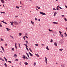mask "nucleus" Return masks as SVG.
Wrapping results in <instances>:
<instances>
[{"label": "nucleus", "mask_w": 67, "mask_h": 67, "mask_svg": "<svg viewBox=\"0 0 67 67\" xmlns=\"http://www.w3.org/2000/svg\"><path fill=\"white\" fill-rule=\"evenodd\" d=\"M14 24L16 25H19V23H18V22L15 21H14Z\"/></svg>", "instance_id": "obj_1"}, {"label": "nucleus", "mask_w": 67, "mask_h": 67, "mask_svg": "<svg viewBox=\"0 0 67 67\" xmlns=\"http://www.w3.org/2000/svg\"><path fill=\"white\" fill-rule=\"evenodd\" d=\"M40 13L41 14H42L43 15H46V14L44 13H43V12H40Z\"/></svg>", "instance_id": "obj_2"}, {"label": "nucleus", "mask_w": 67, "mask_h": 67, "mask_svg": "<svg viewBox=\"0 0 67 67\" xmlns=\"http://www.w3.org/2000/svg\"><path fill=\"white\" fill-rule=\"evenodd\" d=\"M40 13L41 14H42L43 15H46V14L44 13H43V12H40Z\"/></svg>", "instance_id": "obj_3"}, {"label": "nucleus", "mask_w": 67, "mask_h": 67, "mask_svg": "<svg viewBox=\"0 0 67 67\" xmlns=\"http://www.w3.org/2000/svg\"><path fill=\"white\" fill-rule=\"evenodd\" d=\"M13 57H15V58H16V57H18V56H17V55L16 54H15L14 56Z\"/></svg>", "instance_id": "obj_4"}, {"label": "nucleus", "mask_w": 67, "mask_h": 67, "mask_svg": "<svg viewBox=\"0 0 67 67\" xmlns=\"http://www.w3.org/2000/svg\"><path fill=\"white\" fill-rule=\"evenodd\" d=\"M22 58L24 59H25V56L24 55H23V57H22Z\"/></svg>", "instance_id": "obj_5"}, {"label": "nucleus", "mask_w": 67, "mask_h": 67, "mask_svg": "<svg viewBox=\"0 0 67 67\" xmlns=\"http://www.w3.org/2000/svg\"><path fill=\"white\" fill-rule=\"evenodd\" d=\"M53 24H58V23H56V22H53Z\"/></svg>", "instance_id": "obj_6"}, {"label": "nucleus", "mask_w": 67, "mask_h": 67, "mask_svg": "<svg viewBox=\"0 0 67 67\" xmlns=\"http://www.w3.org/2000/svg\"><path fill=\"white\" fill-rule=\"evenodd\" d=\"M24 64L25 65H27L28 64V63H27V62H25L24 63Z\"/></svg>", "instance_id": "obj_7"}, {"label": "nucleus", "mask_w": 67, "mask_h": 67, "mask_svg": "<svg viewBox=\"0 0 67 67\" xmlns=\"http://www.w3.org/2000/svg\"><path fill=\"white\" fill-rule=\"evenodd\" d=\"M1 48H2V50L3 51V52H4V48H3V47H2V46H1Z\"/></svg>", "instance_id": "obj_8"}, {"label": "nucleus", "mask_w": 67, "mask_h": 67, "mask_svg": "<svg viewBox=\"0 0 67 67\" xmlns=\"http://www.w3.org/2000/svg\"><path fill=\"white\" fill-rule=\"evenodd\" d=\"M29 54L30 56H33V54H32L31 53L29 52Z\"/></svg>", "instance_id": "obj_9"}, {"label": "nucleus", "mask_w": 67, "mask_h": 67, "mask_svg": "<svg viewBox=\"0 0 67 67\" xmlns=\"http://www.w3.org/2000/svg\"><path fill=\"white\" fill-rule=\"evenodd\" d=\"M59 43H60V44H62V43H63V42L62 41V40H60L59 41Z\"/></svg>", "instance_id": "obj_10"}, {"label": "nucleus", "mask_w": 67, "mask_h": 67, "mask_svg": "<svg viewBox=\"0 0 67 67\" xmlns=\"http://www.w3.org/2000/svg\"><path fill=\"white\" fill-rule=\"evenodd\" d=\"M25 43H26V44H29V42L27 41H26Z\"/></svg>", "instance_id": "obj_11"}, {"label": "nucleus", "mask_w": 67, "mask_h": 67, "mask_svg": "<svg viewBox=\"0 0 67 67\" xmlns=\"http://www.w3.org/2000/svg\"><path fill=\"white\" fill-rule=\"evenodd\" d=\"M12 50L14 51V48H12Z\"/></svg>", "instance_id": "obj_12"}, {"label": "nucleus", "mask_w": 67, "mask_h": 67, "mask_svg": "<svg viewBox=\"0 0 67 67\" xmlns=\"http://www.w3.org/2000/svg\"><path fill=\"white\" fill-rule=\"evenodd\" d=\"M54 44L56 46H57V43L55 42H54Z\"/></svg>", "instance_id": "obj_13"}, {"label": "nucleus", "mask_w": 67, "mask_h": 67, "mask_svg": "<svg viewBox=\"0 0 67 67\" xmlns=\"http://www.w3.org/2000/svg\"><path fill=\"white\" fill-rule=\"evenodd\" d=\"M59 7V6L58 5L57 7V9H56L57 10H59V8H58V7Z\"/></svg>", "instance_id": "obj_14"}, {"label": "nucleus", "mask_w": 67, "mask_h": 67, "mask_svg": "<svg viewBox=\"0 0 67 67\" xmlns=\"http://www.w3.org/2000/svg\"><path fill=\"white\" fill-rule=\"evenodd\" d=\"M1 1L2 3H4V0H1Z\"/></svg>", "instance_id": "obj_15"}, {"label": "nucleus", "mask_w": 67, "mask_h": 67, "mask_svg": "<svg viewBox=\"0 0 67 67\" xmlns=\"http://www.w3.org/2000/svg\"><path fill=\"white\" fill-rule=\"evenodd\" d=\"M24 45H25V46H26V47H28V46H27V45L26 44H24Z\"/></svg>", "instance_id": "obj_16"}, {"label": "nucleus", "mask_w": 67, "mask_h": 67, "mask_svg": "<svg viewBox=\"0 0 67 67\" xmlns=\"http://www.w3.org/2000/svg\"><path fill=\"white\" fill-rule=\"evenodd\" d=\"M4 65L5 66H6V67H8V66L7 65V64L5 63H4Z\"/></svg>", "instance_id": "obj_17"}, {"label": "nucleus", "mask_w": 67, "mask_h": 67, "mask_svg": "<svg viewBox=\"0 0 67 67\" xmlns=\"http://www.w3.org/2000/svg\"><path fill=\"white\" fill-rule=\"evenodd\" d=\"M54 15H56V14H57V13L56 12H55L54 13Z\"/></svg>", "instance_id": "obj_18"}, {"label": "nucleus", "mask_w": 67, "mask_h": 67, "mask_svg": "<svg viewBox=\"0 0 67 67\" xmlns=\"http://www.w3.org/2000/svg\"><path fill=\"white\" fill-rule=\"evenodd\" d=\"M63 50V49H59V51H62Z\"/></svg>", "instance_id": "obj_19"}, {"label": "nucleus", "mask_w": 67, "mask_h": 67, "mask_svg": "<svg viewBox=\"0 0 67 67\" xmlns=\"http://www.w3.org/2000/svg\"><path fill=\"white\" fill-rule=\"evenodd\" d=\"M49 31H50V32H53V30H51V29H49Z\"/></svg>", "instance_id": "obj_20"}, {"label": "nucleus", "mask_w": 67, "mask_h": 67, "mask_svg": "<svg viewBox=\"0 0 67 67\" xmlns=\"http://www.w3.org/2000/svg\"><path fill=\"white\" fill-rule=\"evenodd\" d=\"M61 37H62V38H63V37H64V36L63 34H61Z\"/></svg>", "instance_id": "obj_21"}, {"label": "nucleus", "mask_w": 67, "mask_h": 67, "mask_svg": "<svg viewBox=\"0 0 67 67\" xmlns=\"http://www.w3.org/2000/svg\"><path fill=\"white\" fill-rule=\"evenodd\" d=\"M35 54L36 55V56H37V57H39V55H38V54Z\"/></svg>", "instance_id": "obj_22"}, {"label": "nucleus", "mask_w": 67, "mask_h": 67, "mask_svg": "<svg viewBox=\"0 0 67 67\" xmlns=\"http://www.w3.org/2000/svg\"><path fill=\"white\" fill-rule=\"evenodd\" d=\"M10 23H11V25H13V23H12L10 22Z\"/></svg>", "instance_id": "obj_23"}, {"label": "nucleus", "mask_w": 67, "mask_h": 67, "mask_svg": "<svg viewBox=\"0 0 67 67\" xmlns=\"http://www.w3.org/2000/svg\"><path fill=\"white\" fill-rule=\"evenodd\" d=\"M24 37H26L27 38H28V37L27 36H24Z\"/></svg>", "instance_id": "obj_24"}, {"label": "nucleus", "mask_w": 67, "mask_h": 67, "mask_svg": "<svg viewBox=\"0 0 67 67\" xmlns=\"http://www.w3.org/2000/svg\"><path fill=\"white\" fill-rule=\"evenodd\" d=\"M1 40H0V41H4V40H3V39L2 38H1Z\"/></svg>", "instance_id": "obj_25"}, {"label": "nucleus", "mask_w": 67, "mask_h": 67, "mask_svg": "<svg viewBox=\"0 0 67 67\" xmlns=\"http://www.w3.org/2000/svg\"><path fill=\"white\" fill-rule=\"evenodd\" d=\"M28 47H26V48L27 49V50L28 51H29V49H28V48H27Z\"/></svg>", "instance_id": "obj_26"}, {"label": "nucleus", "mask_w": 67, "mask_h": 67, "mask_svg": "<svg viewBox=\"0 0 67 67\" xmlns=\"http://www.w3.org/2000/svg\"><path fill=\"white\" fill-rule=\"evenodd\" d=\"M16 8L17 9H19V7H18L17 6H16Z\"/></svg>", "instance_id": "obj_27"}, {"label": "nucleus", "mask_w": 67, "mask_h": 67, "mask_svg": "<svg viewBox=\"0 0 67 67\" xmlns=\"http://www.w3.org/2000/svg\"><path fill=\"white\" fill-rule=\"evenodd\" d=\"M45 60L46 61H47V58H46V57H45Z\"/></svg>", "instance_id": "obj_28"}, {"label": "nucleus", "mask_w": 67, "mask_h": 67, "mask_svg": "<svg viewBox=\"0 0 67 67\" xmlns=\"http://www.w3.org/2000/svg\"><path fill=\"white\" fill-rule=\"evenodd\" d=\"M31 22L32 23V24H33V25L34 24V23H33V21H31Z\"/></svg>", "instance_id": "obj_29"}, {"label": "nucleus", "mask_w": 67, "mask_h": 67, "mask_svg": "<svg viewBox=\"0 0 67 67\" xmlns=\"http://www.w3.org/2000/svg\"><path fill=\"white\" fill-rule=\"evenodd\" d=\"M1 14H2V13H5V12H1Z\"/></svg>", "instance_id": "obj_30"}, {"label": "nucleus", "mask_w": 67, "mask_h": 67, "mask_svg": "<svg viewBox=\"0 0 67 67\" xmlns=\"http://www.w3.org/2000/svg\"><path fill=\"white\" fill-rule=\"evenodd\" d=\"M35 45L36 46H37L38 45V44H35Z\"/></svg>", "instance_id": "obj_31"}, {"label": "nucleus", "mask_w": 67, "mask_h": 67, "mask_svg": "<svg viewBox=\"0 0 67 67\" xmlns=\"http://www.w3.org/2000/svg\"><path fill=\"white\" fill-rule=\"evenodd\" d=\"M19 36H21V35H22V33H19Z\"/></svg>", "instance_id": "obj_32"}, {"label": "nucleus", "mask_w": 67, "mask_h": 67, "mask_svg": "<svg viewBox=\"0 0 67 67\" xmlns=\"http://www.w3.org/2000/svg\"><path fill=\"white\" fill-rule=\"evenodd\" d=\"M46 49H47V50H49V49H48V46H47Z\"/></svg>", "instance_id": "obj_33"}, {"label": "nucleus", "mask_w": 67, "mask_h": 67, "mask_svg": "<svg viewBox=\"0 0 67 67\" xmlns=\"http://www.w3.org/2000/svg\"><path fill=\"white\" fill-rule=\"evenodd\" d=\"M64 19L65 20V21H67V19H66V18H64Z\"/></svg>", "instance_id": "obj_34"}, {"label": "nucleus", "mask_w": 67, "mask_h": 67, "mask_svg": "<svg viewBox=\"0 0 67 67\" xmlns=\"http://www.w3.org/2000/svg\"><path fill=\"white\" fill-rule=\"evenodd\" d=\"M8 62H9V63H10L11 64H12V62H11L10 61H8Z\"/></svg>", "instance_id": "obj_35"}, {"label": "nucleus", "mask_w": 67, "mask_h": 67, "mask_svg": "<svg viewBox=\"0 0 67 67\" xmlns=\"http://www.w3.org/2000/svg\"><path fill=\"white\" fill-rule=\"evenodd\" d=\"M59 33H60V34H61L62 33V32H61L60 31H59Z\"/></svg>", "instance_id": "obj_36"}, {"label": "nucleus", "mask_w": 67, "mask_h": 67, "mask_svg": "<svg viewBox=\"0 0 67 67\" xmlns=\"http://www.w3.org/2000/svg\"><path fill=\"white\" fill-rule=\"evenodd\" d=\"M3 23H4V24H6V25L7 24V23H6L5 22H4Z\"/></svg>", "instance_id": "obj_37"}, {"label": "nucleus", "mask_w": 67, "mask_h": 67, "mask_svg": "<svg viewBox=\"0 0 67 67\" xmlns=\"http://www.w3.org/2000/svg\"><path fill=\"white\" fill-rule=\"evenodd\" d=\"M50 42H51V43H52V42H53V40L52 39H51Z\"/></svg>", "instance_id": "obj_38"}, {"label": "nucleus", "mask_w": 67, "mask_h": 67, "mask_svg": "<svg viewBox=\"0 0 67 67\" xmlns=\"http://www.w3.org/2000/svg\"><path fill=\"white\" fill-rule=\"evenodd\" d=\"M34 66H35L36 65V63H34Z\"/></svg>", "instance_id": "obj_39"}, {"label": "nucleus", "mask_w": 67, "mask_h": 67, "mask_svg": "<svg viewBox=\"0 0 67 67\" xmlns=\"http://www.w3.org/2000/svg\"><path fill=\"white\" fill-rule=\"evenodd\" d=\"M25 58L26 59H29V58H28L27 57H26Z\"/></svg>", "instance_id": "obj_40"}, {"label": "nucleus", "mask_w": 67, "mask_h": 67, "mask_svg": "<svg viewBox=\"0 0 67 67\" xmlns=\"http://www.w3.org/2000/svg\"><path fill=\"white\" fill-rule=\"evenodd\" d=\"M6 30H7L8 31H9V29L7 28L6 29Z\"/></svg>", "instance_id": "obj_41"}, {"label": "nucleus", "mask_w": 67, "mask_h": 67, "mask_svg": "<svg viewBox=\"0 0 67 67\" xmlns=\"http://www.w3.org/2000/svg\"><path fill=\"white\" fill-rule=\"evenodd\" d=\"M35 21H37V19L36 18H35Z\"/></svg>", "instance_id": "obj_42"}, {"label": "nucleus", "mask_w": 67, "mask_h": 67, "mask_svg": "<svg viewBox=\"0 0 67 67\" xmlns=\"http://www.w3.org/2000/svg\"><path fill=\"white\" fill-rule=\"evenodd\" d=\"M10 37H11L12 38H13V39L14 38H13V37L12 36H10Z\"/></svg>", "instance_id": "obj_43"}, {"label": "nucleus", "mask_w": 67, "mask_h": 67, "mask_svg": "<svg viewBox=\"0 0 67 67\" xmlns=\"http://www.w3.org/2000/svg\"><path fill=\"white\" fill-rule=\"evenodd\" d=\"M0 27H2V25L0 24Z\"/></svg>", "instance_id": "obj_44"}, {"label": "nucleus", "mask_w": 67, "mask_h": 67, "mask_svg": "<svg viewBox=\"0 0 67 67\" xmlns=\"http://www.w3.org/2000/svg\"><path fill=\"white\" fill-rule=\"evenodd\" d=\"M41 45L43 46H45V45L43 44H41Z\"/></svg>", "instance_id": "obj_45"}, {"label": "nucleus", "mask_w": 67, "mask_h": 67, "mask_svg": "<svg viewBox=\"0 0 67 67\" xmlns=\"http://www.w3.org/2000/svg\"><path fill=\"white\" fill-rule=\"evenodd\" d=\"M15 18H18V16H15Z\"/></svg>", "instance_id": "obj_46"}, {"label": "nucleus", "mask_w": 67, "mask_h": 67, "mask_svg": "<svg viewBox=\"0 0 67 67\" xmlns=\"http://www.w3.org/2000/svg\"><path fill=\"white\" fill-rule=\"evenodd\" d=\"M5 46H7V44H5Z\"/></svg>", "instance_id": "obj_47"}, {"label": "nucleus", "mask_w": 67, "mask_h": 67, "mask_svg": "<svg viewBox=\"0 0 67 67\" xmlns=\"http://www.w3.org/2000/svg\"><path fill=\"white\" fill-rule=\"evenodd\" d=\"M15 47H16V43H15Z\"/></svg>", "instance_id": "obj_48"}, {"label": "nucleus", "mask_w": 67, "mask_h": 67, "mask_svg": "<svg viewBox=\"0 0 67 67\" xmlns=\"http://www.w3.org/2000/svg\"><path fill=\"white\" fill-rule=\"evenodd\" d=\"M15 61H18V60L17 59H16L15 60Z\"/></svg>", "instance_id": "obj_49"}, {"label": "nucleus", "mask_w": 67, "mask_h": 67, "mask_svg": "<svg viewBox=\"0 0 67 67\" xmlns=\"http://www.w3.org/2000/svg\"><path fill=\"white\" fill-rule=\"evenodd\" d=\"M65 8H66L67 9V6H66V5H65Z\"/></svg>", "instance_id": "obj_50"}, {"label": "nucleus", "mask_w": 67, "mask_h": 67, "mask_svg": "<svg viewBox=\"0 0 67 67\" xmlns=\"http://www.w3.org/2000/svg\"><path fill=\"white\" fill-rule=\"evenodd\" d=\"M37 8L38 9H40V7H38Z\"/></svg>", "instance_id": "obj_51"}, {"label": "nucleus", "mask_w": 67, "mask_h": 67, "mask_svg": "<svg viewBox=\"0 0 67 67\" xmlns=\"http://www.w3.org/2000/svg\"><path fill=\"white\" fill-rule=\"evenodd\" d=\"M23 38H24V40H25V37H23Z\"/></svg>", "instance_id": "obj_52"}, {"label": "nucleus", "mask_w": 67, "mask_h": 67, "mask_svg": "<svg viewBox=\"0 0 67 67\" xmlns=\"http://www.w3.org/2000/svg\"><path fill=\"white\" fill-rule=\"evenodd\" d=\"M26 55H28L29 54L27 52H26Z\"/></svg>", "instance_id": "obj_53"}, {"label": "nucleus", "mask_w": 67, "mask_h": 67, "mask_svg": "<svg viewBox=\"0 0 67 67\" xmlns=\"http://www.w3.org/2000/svg\"><path fill=\"white\" fill-rule=\"evenodd\" d=\"M0 21H1V22H3V23H4V21H1V20Z\"/></svg>", "instance_id": "obj_54"}, {"label": "nucleus", "mask_w": 67, "mask_h": 67, "mask_svg": "<svg viewBox=\"0 0 67 67\" xmlns=\"http://www.w3.org/2000/svg\"><path fill=\"white\" fill-rule=\"evenodd\" d=\"M62 17H64V16H64V15H62Z\"/></svg>", "instance_id": "obj_55"}, {"label": "nucleus", "mask_w": 67, "mask_h": 67, "mask_svg": "<svg viewBox=\"0 0 67 67\" xmlns=\"http://www.w3.org/2000/svg\"><path fill=\"white\" fill-rule=\"evenodd\" d=\"M21 2H22L20 1V4H22V3H21Z\"/></svg>", "instance_id": "obj_56"}, {"label": "nucleus", "mask_w": 67, "mask_h": 67, "mask_svg": "<svg viewBox=\"0 0 67 67\" xmlns=\"http://www.w3.org/2000/svg\"><path fill=\"white\" fill-rule=\"evenodd\" d=\"M38 21H40V19H39L38 20Z\"/></svg>", "instance_id": "obj_57"}, {"label": "nucleus", "mask_w": 67, "mask_h": 67, "mask_svg": "<svg viewBox=\"0 0 67 67\" xmlns=\"http://www.w3.org/2000/svg\"><path fill=\"white\" fill-rule=\"evenodd\" d=\"M2 60V58L0 57V60Z\"/></svg>", "instance_id": "obj_58"}, {"label": "nucleus", "mask_w": 67, "mask_h": 67, "mask_svg": "<svg viewBox=\"0 0 67 67\" xmlns=\"http://www.w3.org/2000/svg\"><path fill=\"white\" fill-rule=\"evenodd\" d=\"M53 10H56V9L55 8H53Z\"/></svg>", "instance_id": "obj_59"}, {"label": "nucleus", "mask_w": 67, "mask_h": 67, "mask_svg": "<svg viewBox=\"0 0 67 67\" xmlns=\"http://www.w3.org/2000/svg\"><path fill=\"white\" fill-rule=\"evenodd\" d=\"M59 8H60V9H62V8H61L60 7H59Z\"/></svg>", "instance_id": "obj_60"}, {"label": "nucleus", "mask_w": 67, "mask_h": 67, "mask_svg": "<svg viewBox=\"0 0 67 67\" xmlns=\"http://www.w3.org/2000/svg\"><path fill=\"white\" fill-rule=\"evenodd\" d=\"M2 61H3V62H4V60L3 59H2Z\"/></svg>", "instance_id": "obj_61"}, {"label": "nucleus", "mask_w": 67, "mask_h": 67, "mask_svg": "<svg viewBox=\"0 0 67 67\" xmlns=\"http://www.w3.org/2000/svg\"><path fill=\"white\" fill-rule=\"evenodd\" d=\"M5 61L6 62H7V59H5Z\"/></svg>", "instance_id": "obj_62"}, {"label": "nucleus", "mask_w": 67, "mask_h": 67, "mask_svg": "<svg viewBox=\"0 0 67 67\" xmlns=\"http://www.w3.org/2000/svg\"><path fill=\"white\" fill-rule=\"evenodd\" d=\"M19 23H21V21H20L19 22Z\"/></svg>", "instance_id": "obj_63"}, {"label": "nucleus", "mask_w": 67, "mask_h": 67, "mask_svg": "<svg viewBox=\"0 0 67 67\" xmlns=\"http://www.w3.org/2000/svg\"><path fill=\"white\" fill-rule=\"evenodd\" d=\"M64 34H65V35H66V34H66V32L64 33Z\"/></svg>", "instance_id": "obj_64"}]
</instances>
